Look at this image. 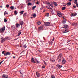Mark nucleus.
<instances>
[{"label":"nucleus","instance_id":"obj_20","mask_svg":"<svg viewBox=\"0 0 78 78\" xmlns=\"http://www.w3.org/2000/svg\"><path fill=\"white\" fill-rule=\"evenodd\" d=\"M57 66H58V68H61V67H62V66H60L59 65H57Z\"/></svg>","mask_w":78,"mask_h":78},{"label":"nucleus","instance_id":"obj_50","mask_svg":"<svg viewBox=\"0 0 78 78\" xmlns=\"http://www.w3.org/2000/svg\"><path fill=\"white\" fill-rule=\"evenodd\" d=\"M46 8H47V9H49V7H48V6H47Z\"/></svg>","mask_w":78,"mask_h":78},{"label":"nucleus","instance_id":"obj_49","mask_svg":"<svg viewBox=\"0 0 78 78\" xmlns=\"http://www.w3.org/2000/svg\"><path fill=\"white\" fill-rule=\"evenodd\" d=\"M43 9V8L42 7L40 8V9L41 10H42Z\"/></svg>","mask_w":78,"mask_h":78},{"label":"nucleus","instance_id":"obj_45","mask_svg":"<svg viewBox=\"0 0 78 78\" xmlns=\"http://www.w3.org/2000/svg\"><path fill=\"white\" fill-rule=\"evenodd\" d=\"M50 6L52 8H53V5H52L50 4Z\"/></svg>","mask_w":78,"mask_h":78},{"label":"nucleus","instance_id":"obj_54","mask_svg":"<svg viewBox=\"0 0 78 78\" xmlns=\"http://www.w3.org/2000/svg\"><path fill=\"white\" fill-rule=\"evenodd\" d=\"M5 15H6V13L5 12L4 13V16H5Z\"/></svg>","mask_w":78,"mask_h":78},{"label":"nucleus","instance_id":"obj_59","mask_svg":"<svg viewBox=\"0 0 78 78\" xmlns=\"http://www.w3.org/2000/svg\"><path fill=\"white\" fill-rule=\"evenodd\" d=\"M63 33H67V32H65H65H63Z\"/></svg>","mask_w":78,"mask_h":78},{"label":"nucleus","instance_id":"obj_37","mask_svg":"<svg viewBox=\"0 0 78 78\" xmlns=\"http://www.w3.org/2000/svg\"><path fill=\"white\" fill-rule=\"evenodd\" d=\"M65 31L66 32H67H67H69V30L68 29H67L66 30H65Z\"/></svg>","mask_w":78,"mask_h":78},{"label":"nucleus","instance_id":"obj_2","mask_svg":"<svg viewBox=\"0 0 78 78\" xmlns=\"http://www.w3.org/2000/svg\"><path fill=\"white\" fill-rule=\"evenodd\" d=\"M62 54H60L59 55V56L58 57V58H57V59H59V60L58 61V62H61V58L62 57Z\"/></svg>","mask_w":78,"mask_h":78},{"label":"nucleus","instance_id":"obj_56","mask_svg":"<svg viewBox=\"0 0 78 78\" xmlns=\"http://www.w3.org/2000/svg\"><path fill=\"white\" fill-rule=\"evenodd\" d=\"M68 26H66V28H68Z\"/></svg>","mask_w":78,"mask_h":78},{"label":"nucleus","instance_id":"obj_16","mask_svg":"<svg viewBox=\"0 0 78 78\" xmlns=\"http://www.w3.org/2000/svg\"><path fill=\"white\" fill-rule=\"evenodd\" d=\"M20 23L21 26H22L23 24V21H20Z\"/></svg>","mask_w":78,"mask_h":78},{"label":"nucleus","instance_id":"obj_34","mask_svg":"<svg viewBox=\"0 0 78 78\" xmlns=\"http://www.w3.org/2000/svg\"><path fill=\"white\" fill-rule=\"evenodd\" d=\"M51 78H55V76L53 75H52L51 76Z\"/></svg>","mask_w":78,"mask_h":78},{"label":"nucleus","instance_id":"obj_35","mask_svg":"<svg viewBox=\"0 0 78 78\" xmlns=\"http://www.w3.org/2000/svg\"><path fill=\"white\" fill-rule=\"evenodd\" d=\"M24 11L22 10L21 11V14H23Z\"/></svg>","mask_w":78,"mask_h":78},{"label":"nucleus","instance_id":"obj_25","mask_svg":"<svg viewBox=\"0 0 78 78\" xmlns=\"http://www.w3.org/2000/svg\"><path fill=\"white\" fill-rule=\"evenodd\" d=\"M67 5L68 6H70V5H71V3L70 2H68L67 3Z\"/></svg>","mask_w":78,"mask_h":78},{"label":"nucleus","instance_id":"obj_60","mask_svg":"<svg viewBox=\"0 0 78 78\" xmlns=\"http://www.w3.org/2000/svg\"><path fill=\"white\" fill-rule=\"evenodd\" d=\"M27 1H28V2H29V1H31V0H27Z\"/></svg>","mask_w":78,"mask_h":78},{"label":"nucleus","instance_id":"obj_1","mask_svg":"<svg viewBox=\"0 0 78 78\" xmlns=\"http://www.w3.org/2000/svg\"><path fill=\"white\" fill-rule=\"evenodd\" d=\"M5 27L4 26L0 29V33H3L5 32Z\"/></svg>","mask_w":78,"mask_h":78},{"label":"nucleus","instance_id":"obj_42","mask_svg":"<svg viewBox=\"0 0 78 78\" xmlns=\"http://www.w3.org/2000/svg\"><path fill=\"white\" fill-rule=\"evenodd\" d=\"M66 21H62V23L64 24V23H66Z\"/></svg>","mask_w":78,"mask_h":78},{"label":"nucleus","instance_id":"obj_8","mask_svg":"<svg viewBox=\"0 0 78 78\" xmlns=\"http://www.w3.org/2000/svg\"><path fill=\"white\" fill-rule=\"evenodd\" d=\"M50 61L52 62H54V61H55V58H51L50 59Z\"/></svg>","mask_w":78,"mask_h":78},{"label":"nucleus","instance_id":"obj_15","mask_svg":"<svg viewBox=\"0 0 78 78\" xmlns=\"http://www.w3.org/2000/svg\"><path fill=\"white\" fill-rule=\"evenodd\" d=\"M44 24L45 25H46V26H49V22L44 23Z\"/></svg>","mask_w":78,"mask_h":78},{"label":"nucleus","instance_id":"obj_62","mask_svg":"<svg viewBox=\"0 0 78 78\" xmlns=\"http://www.w3.org/2000/svg\"><path fill=\"white\" fill-rule=\"evenodd\" d=\"M45 10H44L43 12H45Z\"/></svg>","mask_w":78,"mask_h":78},{"label":"nucleus","instance_id":"obj_38","mask_svg":"<svg viewBox=\"0 0 78 78\" xmlns=\"http://www.w3.org/2000/svg\"><path fill=\"white\" fill-rule=\"evenodd\" d=\"M37 24H38V25H40V24H41V22L40 21H38Z\"/></svg>","mask_w":78,"mask_h":78},{"label":"nucleus","instance_id":"obj_11","mask_svg":"<svg viewBox=\"0 0 78 78\" xmlns=\"http://www.w3.org/2000/svg\"><path fill=\"white\" fill-rule=\"evenodd\" d=\"M11 53L9 52H7L5 54H4V56H7V55H10Z\"/></svg>","mask_w":78,"mask_h":78},{"label":"nucleus","instance_id":"obj_3","mask_svg":"<svg viewBox=\"0 0 78 78\" xmlns=\"http://www.w3.org/2000/svg\"><path fill=\"white\" fill-rule=\"evenodd\" d=\"M2 78H8V76L6 75L5 74H3L2 76Z\"/></svg>","mask_w":78,"mask_h":78},{"label":"nucleus","instance_id":"obj_40","mask_svg":"<svg viewBox=\"0 0 78 78\" xmlns=\"http://www.w3.org/2000/svg\"><path fill=\"white\" fill-rule=\"evenodd\" d=\"M33 17H35L36 16V14H34L33 15Z\"/></svg>","mask_w":78,"mask_h":78},{"label":"nucleus","instance_id":"obj_13","mask_svg":"<svg viewBox=\"0 0 78 78\" xmlns=\"http://www.w3.org/2000/svg\"><path fill=\"white\" fill-rule=\"evenodd\" d=\"M76 15H77L76 13H72L71 14V17H72V16H76Z\"/></svg>","mask_w":78,"mask_h":78},{"label":"nucleus","instance_id":"obj_26","mask_svg":"<svg viewBox=\"0 0 78 78\" xmlns=\"http://www.w3.org/2000/svg\"><path fill=\"white\" fill-rule=\"evenodd\" d=\"M66 7H63L62 8V10H65V9H66Z\"/></svg>","mask_w":78,"mask_h":78},{"label":"nucleus","instance_id":"obj_23","mask_svg":"<svg viewBox=\"0 0 78 78\" xmlns=\"http://www.w3.org/2000/svg\"><path fill=\"white\" fill-rule=\"evenodd\" d=\"M10 8H11V9H14V7L13 6H11L10 7Z\"/></svg>","mask_w":78,"mask_h":78},{"label":"nucleus","instance_id":"obj_41","mask_svg":"<svg viewBox=\"0 0 78 78\" xmlns=\"http://www.w3.org/2000/svg\"><path fill=\"white\" fill-rule=\"evenodd\" d=\"M2 54H3L4 55H5V51H3L2 52Z\"/></svg>","mask_w":78,"mask_h":78},{"label":"nucleus","instance_id":"obj_61","mask_svg":"<svg viewBox=\"0 0 78 78\" xmlns=\"http://www.w3.org/2000/svg\"><path fill=\"white\" fill-rule=\"evenodd\" d=\"M0 8H2V6H0Z\"/></svg>","mask_w":78,"mask_h":78},{"label":"nucleus","instance_id":"obj_17","mask_svg":"<svg viewBox=\"0 0 78 78\" xmlns=\"http://www.w3.org/2000/svg\"><path fill=\"white\" fill-rule=\"evenodd\" d=\"M35 61H36V63H35L36 64H39V63H40V62L38 61L37 59L35 58Z\"/></svg>","mask_w":78,"mask_h":78},{"label":"nucleus","instance_id":"obj_36","mask_svg":"<svg viewBox=\"0 0 78 78\" xmlns=\"http://www.w3.org/2000/svg\"><path fill=\"white\" fill-rule=\"evenodd\" d=\"M23 48H27V45H26V44L24 45L23 46Z\"/></svg>","mask_w":78,"mask_h":78},{"label":"nucleus","instance_id":"obj_55","mask_svg":"<svg viewBox=\"0 0 78 78\" xmlns=\"http://www.w3.org/2000/svg\"><path fill=\"white\" fill-rule=\"evenodd\" d=\"M53 43V42L51 41V42H50V44H52Z\"/></svg>","mask_w":78,"mask_h":78},{"label":"nucleus","instance_id":"obj_63","mask_svg":"<svg viewBox=\"0 0 78 78\" xmlns=\"http://www.w3.org/2000/svg\"><path fill=\"white\" fill-rule=\"evenodd\" d=\"M6 14H8V12H6Z\"/></svg>","mask_w":78,"mask_h":78},{"label":"nucleus","instance_id":"obj_19","mask_svg":"<svg viewBox=\"0 0 78 78\" xmlns=\"http://www.w3.org/2000/svg\"><path fill=\"white\" fill-rule=\"evenodd\" d=\"M49 9H51V13H52V14H53V9H52L51 8H50L49 7Z\"/></svg>","mask_w":78,"mask_h":78},{"label":"nucleus","instance_id":"obj_53","mask_svg":"<svg viewBox=\"0 0 78 78\" xmlns=\"http://www.w3.org/2000/svg\"><path fill=\"white\" fill-rule=\"evenodd\" d=\"M76 6H77V7H78V4H76Z\"/></svg>","mask_w":78,"mask_h":78},{"label":"nucleus","instance_id":"obj_51","mask_svg":"<svg viewBox=\"0 0 78 78\" xmlns=\"http://www.w3.org/2000/svg\"><path fill=\"white\" fill-rule=\"evenodd\" d=\"M55 40V37H53V39H52V41H54V40Z\"/></svg>","mask_w":78,"mask_h":78},{"label":"nucleus","instance_id":"obj_44","mask_svg":"<svg viewBox=\"0 0 78 78\" xmlns=\"http://www.w3.org/2000/svg\"><path fill=\"white\" fill-rule=\"evenodd\" d=\"M3 61H4V60L2 61H1L0 62V65H1V64H2V62H3Z\"/></svg>","mask_w":78,"mask_h":78},{"label":"nucleus","instance_id":"obj_47","mask_svg":"<svg viewBox=\"0 0 78 78\" xmlns=\"http://www.w3.org/2000/svg\"><path fill=\"white\" fill-rule=\"evenodd\" d=\"M44 64H45L46 65H47V63H46V62H45V61H44Z\"/></svg>","mask_w":78,"mask_h":78},{"label":"nucleus","instance_id":"obj_22","mask_svg":"<svg viewBox=\"0 0 78 78\" xmlns=\"http://www.w3.org/2000/svg\"><path fill=\"white\" fill-rule=\"evenodd\" d=\"M45 16L46 17H48V16H49V13H46Z\"/></svg>","mask_w":78,"mask_h":78},{"label":"nucleus","instance_id":"obj_10","mask_svg":"<svg viewBox=\"0 0 78 78\" xmlns=\"http://www.w3.org/2000/svg\"><path fill=\"white\" fill-rule=\"evenodd\" d=\"M66 60H65L64 58H63L62 60V64H64L66 63Z\"/></svg>","mask_w":78,"mask_h":78},{"label":"nucleus","instance_id":"obj_46","mask_svg":"<svg viewBox=\"0 0 78 78\" xmlns=\"http://www.w3.org/2000/svg\"><path fill=\"white\" fill-rule=\"evenodd\" d=\"M22 70H21L20 71V73H21V74H22Z\"/></svg>","mask_w":78,"mask_h":78},{"label":"nucleus","instance_id":"obj_27","mask_svg":"<svg viewBox=\"0 0 78 78\" xmlns=\"http://www.w3.org/2000/svg\"><path fill=\"white\" fill-rule=\"evenodd\" d=\"M36 8V6L35 5L33 7H32V10H34V9H35V8Z\"/></svg>","mask_w":78,"mask_h":78},{"label":"nucleus","instance_id":"obj_12","mask_svg":"<svg viewBox=\"0 0 78 78\" xmlns=\"http://www.w3.org/2000/svg\"><path fill=\"white\" fill-rule=\"evenodd\" d=\"M16 27L14 26L11 27V29H12L13 30H16Z\"/></svg>","mask_w":78,"mask_h":78},{"label":"nucleus","instance_id":"obj_30","mask_svg":"<svg viewBox=\"0 0 78 78\" xmlns=\"http://www.w3.org/2000/svg\"><path fill=\"white\" fill-rule=\"evenodd\" d=\"M77 25V24L76 23H74L73 24V25H75V26H76Z\"/></svg>","mask_w":78,"mask_h":78},{"label":"nucleus","instance_id":"obj_5","mask_svg":"<svg viewBox=\"0 0 78 78\" xmlns=\"http://www.w3.org/2000/svg\"><path fill=\"white\" fill-rule=\"evenodd\" d=\"M57 14L58 16H59L60 17H61L62 16V15H61V13L59 12H57Z\"/></svg>","mask_w":78,"mask_h":78},{"label":"nucleus","instance_id":"obj_33","mask_svg":"<svg viewBox=\"0 0 78 78\" xmlns=\"http://www.w3.org/2000/svg\"><path fill=\"white\" fill-rule=\"evenodd\" d=\"M4 22H7V20L5 18L4 19Z\"/></svg>","mask_w":78,"mask_h":78},{"label":"nucleus","instance_id":"obj_31","mask_svg":"<svg viewBox=\"0 0 78 78\" xmlns=\"http://www.w3.org/2000/svg\"><path fill=\"white\" fill-rule=\"evenodd\" d=\"M14 13L15 14H16V15H17V11L16 10H15L14 11Z\"/></svg>","mask_w":78,"mask_h":78},{"label":"nucleus","instance_id":"obj_58","mask_svg":"<svg viewBox=\"0 0 78 78\" xmlns=\"http://www.w3.org/2000/svg\"><path fill=\"white\" fill-rule=\"evenodd\" d=\"M13 59L15 58V56H13Z\"/></svg>","mask_w":78,"mask_h":78},{"label":"nucleus","instance_id":"obj_29","mask_svg":"<svg viewBox=\"0 0 78 78\" xmlns=\"http://www.w3.org/2000/svg\"><path fill=\"white\" fill-rule=\"evenodd\" d=\"M23 16L24 17H26L27 16V13H25L23 14Z\"/></svg>","mask_w":78,"mask_h":78},{"label":"nucleus","instance_id":"obj_14","mask_svg":"<svg viewBox=\"0 0 78 78\" xmlns=\"http://www.w3.org/2000/svg\"><path fill=\"white\" fill-rule=\"evenodd\" d=\"M16 27L17 28H19L20 26V25L19 24V23H16Z\"/></svg>","mask_w":78,"mask_h":78},{"label":"nucleus","instance_id":"obj_7","mask_svg":"<svg viewBox=\"0 0 78 78\" xmlns=\"http://www.w3.org/2000/svg\"><path fill=\"white\" fill-rule=\"evenodd\" d=\"M36 75L37 78H39L40 77V73L39 72H36Z\"/></svg>","mask_w":78,"mask_h":78},{"label":"nucleus","instance_id":"obj_52","mask_svg":"<svg viewBox=\"0 0 78 78\" xmlns=\"http://www.w3.org/2000/svg\"><path fill=\"white\" fill-rule=\"evenodd\" d=\"M73 6L74 7V8H76V6H75V5H73Z\"/></svg>","mask_w":78,"mask_h":78},{"label":"nucleus","instance_id":"obj_32","mask_svg":"<svg viewBox=\"0 0 78 78\" xmlns=\"http://www.w3.org/2000/svg\"><path fill=\"white\" fill-rule=\"evenodd\" d=\"M54 4L55 6H57V4L56 2H54Z\"/></svg>","mask_w":78,"mask_h":78},{"label":"nucleus","instance_id":"obj_39","mask_svg":"<svg viewBox=\"0 0 78 78\" xmlns=\"http://www.w3.org/2000/svg\"><path fill=\"white\" fill-rule=\"evenodd\" d=\"M6 7H7V8H9V5H6Z\"/></svg>","mask_w":78,"mask_h":78},{"label":"nucleus","instance_id":"obj_21","mask_svg":"<svg viewBox=\"0 0 78 78\" xmlns=\"http://www.w3.org/2000/svg\"><path fill=\"white\" fill-rule=\"evenodd\" d=\"M28 6H31L32 4L30 2H29L27 4Z\"/></svg>","mask_w":78,"mask_h":78},{"label":"nucleus","instance_id":"obj_4","mask_svg":"<svg viewBox=\"0 0 78 78\" xmlns=\"http://www.w3.org/2000/svg\"><path fill=\"white\" fill-rule=\"evenodd\" d=\"M5 41V39L3 37H2L1 38V43L2 42H4V41Z\"/></svg>","mask_w":78,"mask_h":78},{"label":"nucleus","instance_id":"obj_9","mask_svg":"<svg viewBox=\"0 0 78 78\" xmlns=\"http://www.w3.org/2000/svg\"><path fill=\"white\" fill-rule=\"evenodd\" d=\"M43 27H44V25H41L40 27L38 28V30H42V28H43Z\"/></svg>","mask_w":78,"mask_h":78},{"label":"nucleus","instance_id":"obj_43","mask_svg":"<svg viewBox=\"0 0 78 78\" xmlns=\"http://www.w3.org/2000/svg\"><path fill=\"white\" fill-rule=\"evenodd\" d=\"M36 4H37V5H39V1H37L36 2Z\"/></svg>","mask_w":78,"mask_h":78},{"label":"nucleus","instance_id":"obj_18","mask_svg":"<svg viewBox=\"0 0 78 78\" xmlns=\"http://www.w3.org/2000/svg\"><path fill=\"white\" fill-rule=\"evenodd\" d=\"M21 33H22V32H21V30L19 31L18 32V36H19L20 35V34H21Z\"/></svg>","mask_w":78,"mask_h":78},{"label":"nucleus","instance_id":"obj_28","mask_svg":"<svg viewBox=\"0 0 78 78\" xmlns=\"http://www.w3.org/2000/svg\"><path fill=\"white\" fill-rule=\"evenodd\" d=\"M45 3L47 5H48V4H49V2L48 1H46L45 2Z\"/></svg>","mask_w":78,"mask_h":78},{"label":"nucleus","instance_id":"obj_48","mask_svg":"<svg viewBox=\"0 0 78 78\" xmlns=\"http://www.w3.org/2000/svg\"><path fill=\"white\" fill-rule=\"evenodd\" d=\"M45 66H43L42 67V68H43V69H44V68H45Z\"/></svg>","mask_w":78,"mask_h":78},{"label":"nucleus","instance_id":"obj_64","mask_svg":"<svg viewBox=\"0 0 78 78\" xmlns=\"http://www.w3.org/2000/svg\"><path fill=\"white\" fill-rule=\"evenodd\" d=\"M76 49L77 50H78V48H77Z\"/></svg>","mask_w":78,"mask_h":78},{"label":"nucleus","instance_id":"obj_24","mask_svg":"<svg viewBox=\"0 0 78 78\" xmlns=\"http://www.w3.org/2000/svg\"><path fill=\"white\" fill-rule=\"evenodd\" d=\"M77 0H74V2L75 4H77Z\"/></svg>","mask_w":78,"mask_h":78},{"label":"nucleus","instance_id":"obj_57","mask_svg":"<svg viewBox=\"0 0 78 78\" xmlns=\"http://www.w3.org/2000/svg\"><path fill=\"white\" fill-rule=\"evenodd\" d=\"M33 17H31L30 18H31V19H32L33 18Z\"/></svg>","mask_w":78,"mask_h":78},{"label":"nucleus","instance_id":"obj_6","mask_svg":"<svg viewBox=\"0 0 78 78\" xmlns=\"http://www.w3.org/2000/svg\"><path fill=\"white\" fill-rule=\"evenodd\" d=\"M31 62L33 63H36V62H35L34 61V58L33 57L31 58Z\"/></svg>","mask_w":78,"mask_h":78}]
</instances>
